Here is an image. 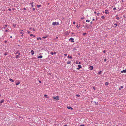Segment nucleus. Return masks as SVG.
Returning a JSON list of instances; mask_svg holds the SVG:
<instances>
[{
  "label": "nucleus",
  "instance_id": "a211bd4d",
  "mask_svg": "<svg viewBox=\"0 0 126 126\" xmlns=\"http://www.w3.org/2000/svg\"><path fill=\"white\" fill-rule=\"evenodd\" d=\"M20 83V82L19 81H18L17 82L16 84V85H18Z\"/></svg>",
  "mask_w": 126,
  "mask_h": 126
},
{
  "label": "nucleus",
  "instance_id": "aec40b11",
  "mask_svg": "<svg viewBox=\"0 0 126 126\" xmlns=\"http://www.w3.org/2000/svg\"><path fill=\"white\" fill-rule=\"evenodd\" d=\"M30 36H33L34 37H35V35H33L32 34H31L30 35Z\"/></svg>",
  "mask_w": 126,
  "mask_h": 126
},
{
  "label": "nucleus",
  "instance_id": "09e8293b",
  "mask_svg": "<svg viewBox=\"0 0 126 126\" xmlns=\"http://www.w3.org/2000/svg\"><path fill=\"white\" fill-rule=\"evenodd\" d=\"M76 64H78V62H77V61H76Z\"/></svg>",
  "mask_w": 126,
  "mask_h": 126
},
{
  "label": "nucleus",
  "instance_id": "680f3d73",
  "mask_svg": "<svg viewBox=\"0 0 126 126\" xmlns=\"http://www.w3.org/2000/svg\"><path fill=\"white\" fill-rule=\"evenodd\" d=\"M74 33H73V32H71V34H74Z\"/></svg>",
  "mask_w": 126,
  "mask_h": 126
},
{
  "label": "nucleus",
  "instance_id": "603ef678",
  "mask_svg": "<svg viewBox=\"0 0 126 126\" xmlns=\"http://www.w3.org/2000/svg\"><path fill=\"white\" fill-rule=\"evenodd\" d=\"M23 10H26V9L25 8H23Z\"/></svg>",
  "mask_w": 126,
  "mask_h": 126
},
{
  "label": "nucleus",
  "instance_id": "7ed1b4c3",
  "mask_svg": "<svg viewBox=\"0 0 126 126\" xmlns=\"http://www.w3.org/2000/svg\"><path fill=\"white\" fill-rule=\"evenodd\" d=\"M53 98L54 99H56V100H58L59 99V97L58 96L54 97Z\"/></svg>",
  "mask_w": 126,
  "mask_h": 126
},
{
  "label": "nucleus",
  "instance_id": "dca6fc26",
  "mask_svg": "<svg viewBox=\"0 0 126 126\" xmlns=\"http://www.w3.org/2000/svg\"><path fill=\"white\" fill-rule=\"evenodd\" d=\"M115 16L116 17V18L118 20L119 19V18L116 15Z\"/></svg>",
  "mask_w": 126,
  "mask_h": 126
},
{
  "label": "nucleus",
  "instance_id": "e433bc0d",
  "mask_svg": "<svg viewBox=\"0 0 126 126\" xmlns=\"http://www.w3.org/2000/svg\"><path fill=\"white\" fill-rule=\"evenodd\" d=\"M64 55L65 56H67V54H64Z\"/></svg>",
  "mask_w": 126,
  "mask_h": 126
},
{
  "label": "nucleus",
  "instance_id": "f257e3e1",
  "mask_svg": "<svg viewBox=\"0 0 126 126\" xmlns=\"http://www.w3.org/2000/svg\"><path fill=\"white\" fill-rule=\"evenodd\" d=\"M78 67L77 68V69L78 70L80 68H81L82 67L79 64L78 65Z\"/></svg>",
  "mask_w": 126,
  "mask_h": 126
},
{
  "label": "nucleus",
  "instance_id": "3c124183",
  "mask_svg": "<svg viewBox=\"0 0 126 126\" xmlns=\"http://www.w3.org/2000/svg\"><path fill=\"white\" fill-rule=\"evenodd\" d=\"M5 27H4V28H5V27H7V25H5Z\"/></svg>",
  "mask_w": 126,
  "mask_h": 126
},
{
  "label": "nucleus",
  "instance_id": "9d476101",
  "mask_svg": "<svg viewBox=\"0 0 126 126\" xmlns=\"http://www.w3.org/2000/svg\"><path fill=\"white\" fill-rule=\"evenodd\" d=\"M109 12H108V11L107 10H105V13L106 14H109Z\"/></svg>",
  "mask_w": 126,
  "mask_h": 126
},
{
  "label": "nucleus",
  "instance_id": "20e7f679",
  "mask_svg": "<svg viewBox=\"0 0 126 126\" xmlns=\"http://www.w3.org/2000/svg\"><path fill=\"white\" fill-rule=\"evenodd\" d=\"M89 28V27L88 24L87 23H86V25L84 27V28L86 29V28Z\"/></svg>",
  "mask_w": 126,
  "mask_h": 126
},
{
  "label": "nucleus",
  "instance_id": "423d86ee",
  "mask_svg": "<svg viewBox=\"0 0 126 126\" xmlns=\"http://www.w3.org/2000/svg\"><path fill=\"white\" fill-rule=\"evenodd\" d=\"M34 3V2L33 1L32 2H31L30 3V4L32 6V7H33V4Z\"/></svg>",
  "mask_w": 126,
  "mask_h": 126
},
{
  "label": "nucleus",
  "instance_id": "e2e57ef3",
  "mask_svg": "<svg viewBox=\"0 0 126 126\" xmlns=\"http://www.w3.org/2000/svg\"><path fill=\"white\" fill-rule=\"evenodd\" d=\"M80 27L79 26H78V25H77V26H76V27Z\"/></svg>",
  "mask_w": 126,
  "mask_h": 126
},
{
  "label": "nucleus",
  "instance_id": "49530a36",
  "mask_svg": "<svg viewBox=\"0 0 126 126\" xmlns=\"http://www.w3.org/2000/svg\"><path fill=\"white\" fill-rule=\"evenodd\" d=\"M32 10H33V11H34V10H35V9L34 8H32Z\"/></svg>",
  "mask_w": 126,
  "mask_h": 126
},
{
  "label": "nucleus",
  "instance_id": "6e6d98bb",
  "mask_svg": "<svg viewBox=\"0 0 126 126\" xmlns=\"http://www.w3.org/2000/svg\"><path fill=\"white\" fill-rule=\"evenodd\" d=\"M7 41H5V43H7Z\"/></svg>",
  "mask_w": 126,
  "mask_h": 126
},
{
  "label": "nucleus",
  "instance_id": "cd10ccee",
  "mask_svg": "<svg viewBox=\"0 0 126 126\" xmlns=\"http://www.w3.org/2000/svg\"><path fill=\"white\" fill-rule=\"evenodd\" d=\"M105 17L104 16H101V18L102 19H104L105 18Z\"/></svg>",
  "mask_w": 126,
  "mask_h": 126
},
{
  "label": "nucleus",
  "instance_id": "0e129e2a",
  "mask_svg": "<svg viewBox=\"0 0 126 126\" xmlns=\"http://www.w3.org/2000/svg\"><path fill=\"white\" fill-rule=\"evenodd\" d=\"M20 55V53H18V55L19 56Z\"/></svg>",
  "mask_w": 126,
  "mask_h": 126
},
{
  "label": "nucleus",
  "instance_id": "6e6552de",
  "mask_svg": "<svg viewBox=\"0 0 126 126\" xmlns=\"http://www.w3.org/2000/svg\"><path fill=\"white\" fill-rule=\"evenodd\" d=\"M67 108L68 109H71V110L73 109V108H72L71 107L69 106H67Z\"/></svg>",
  "mask_w": 126,
  "mask_h": 126
},
{
  "label": "nucleus",
  "instance_id": "37998d69",
  "mask_svg": "<svg viewBox=\"0 0 126 126\" xmlns=\"http://www.w3.org/2000/svg\"><path fill=\"white\" fill-rule=\"evenodd\" d=\"M73 23L74 24H75V21H74L73 22Z\"/></svg>",
  "mask_w": 126,
  "mask_h": 126
},
{
  "label": "nucleus",
  "instance_id": "1a4fd4ad",
  "mask_svg": "<svg viewBox=\"0 0 126 126\" xmlns=\"http://www.w3.org/2000/svg\"><path fill=\"white\" fill-rule=\"evenodd\" d=\"M31 54L32 55H33L34 53V51L33 50H32L31 51Z\"/></svg>",
  "mask_w": 126,
  "mask_h": 126
},
{
  "label": "nucleus",
  "instance_id": "39448f33",
  "mask_svg": "<svg viewBox=\"0 0 126 126\" xmlns=\"http://www.w3.org/2000/svg\"><path fill=\"white\" fill-rule=\"evenodd\" d=\"M121 72V73H126V69L125 70H124L122 71Z\"/></svg>",
  "mask_w": 126,
  "mask_h": 126
},
{
  "label": "nucleus",
  "instance_id": "ea45409f",
  "mask_svg": "<svg viewBox=\"0 0 126 126\" xmlns=\"http://www.w3.org/2000/svg\"><path fill=\"white\" fill-rule=\"evenodd\" d=\"M32 30L34 31H35V29L34 28H33Z\"/></svg>",
  "mask_w": 126,
  "mask_h": 126
},
{
  "label": "nucleus",
  "instance_id": "f704fd0d",
  "mask_svg": "<svg viewBox=\"0 0 126 126\" xmlns=\"http://www.w3.org/2000/svg\"><path fill=\"white\" fill-rule=\"evenodd\" d=\"M114 25L115 26V27L116 26H117V24L116 23H115L114 24Z\"/></svg>",
  "mask_w": 126,
  "mask_h": 126
},
{
  "label": "nucleus",
  "instance_id": "412c9836",
  "mask_svg": "<svg viewBox=\"0 0 126 126\" xmlns=\"http://www.w3.org/2000/svg\"><path fill=\"white\" fill-rule=\"evenodd\" d=\"M8 54V52H6L4 54V55L6 56Z\"/></svg>",
  "mask_w": 126,
  "mask_h": 126
},
{
  "label": "nucleus",
  "instance_id": "58836bf2",
  "mask_svg": "<svg viewBox=\"0 0 126 126\" xmlns=\"http://www.w3.org/2000/svg\"><path fill=\"white\" fill-rule=\"evenodd\" d=\"M79 126H84V125H80Z\"/></svg>",
  "mask_w": 126,
  "mask_h": 126
},
{
  "label": "nucleus",
  "instance_id": "6ab92c4d",
  "mask_svg": "<svg viewBox=\"0 0 126 126\" xmlns=\"http://www.w3.org/2000/svg\"><path fill=\"white\" fill-rule=\"evenodd\" d=\"M108 84H109V83L108 82H105V84L106 85H107Z\"/></svg>",
  "mask_w": 126,
  "mask_h": 126
},
{
  "label": "nucleus",
  "instance_id": "2f4dec72",
  "mask_svg": "<svg viewBox=\"0 0 126 126\" xmlns=\"http://www.w3.org/2000/svg\"><path fill=\"white\" fill-rule=\"evenodd\" d=\"M37 6L38 7H39L41 6V5H37Z\"/></svg>",
  "mask_w": 126,
  "mask_h": 126
},
{
  "label": "nucleus",
  "instance_id": "a19ab883",
  "mask_svg": "<svg viewBox=\"0 0 126 126\" xmlns=\"http://www.w3.org/2000/svg\"><path fill=\"white\" fill-rule=\"evenodd\" d=\"M56 52H54V53H53V54H56Z\"/></svg>",
  "mask_w": 126,
  "mask_h": 126
},
{
  "label": "nucleus",
  "instance_id": "473e14b6",
  "mask_svg": "<svg viewBox=\"0 0 126 126\" xmlns=\"http://www.w3.org/2000/svg\"><path fill=\"white\" fill-rule=\"evenodd\" d=\"M86 34H87V33H85H85H83V35L84 36V35H85Z\"/></svg>",
  "mask_w": 126,
  "mask_h": 126
},
{
  "label": "nucleus",
  "instance_id": "338daca9",
  "mask_svg": "<svg viewBox=\"0 0 126 126\" xmlns=\"http://www.w3.org/2000/svg\"><path fill=\"white\" fill-rule=\"evenodd\" d=\"M92 23H93V22H92V21H91V22H90V24H92Z\"/></svg>",
  "mask_w": 126,
  "mask_h": 126
},
{
  "label": "nucleus",
  "instance_id": "a878e982",
  "mask_svg": "<svg viewBox=\"0 0 126 126\" xmlns=\"http://www.w3.org/2000/svg\"><path fill=\"white\" fill-rule=\"evenodd\" d=\"M101 72H102V71H100L98 72V74L99 75L100 74H101Z\"/></svg>",
  "mask_w": 126,
  "mask_h": 126
},
{
  "label": "nucleus",
  "instance_id": "c85d7f7f",
  "mask_svg": "<svg viewBox=\"0 0 126 126\" xmlns=\"http://www.w3.org/2000/svg\"><path fill=\"white\" fill-rule=\"evenodd\" d=\"M47 37V36H43L42 37V38H43L45 39V38H46Z\"/></svg>",
  "mask_w": 126,
  "mask_h": 126
},
{
  "label": "nucleus",
  "instance_id": "f3484780",
  "mask_svg": "<svg viewBox=\"0 0 126 126\" xmlns=\"http://www.w3.org/2000/svg\"><path fill=\"white\" fill-rule=\"evenodd\" d=\"M42 38L41 37H38L37 38V39L38 40H39V39L40 40H41Z\"/></svg>",
  "mask_w": 126,
  "mask_h": 126
},
{
  "label": "nucleus",
  "instance_id": "13d9d810",
  "mask_svg": "<svg viewBox=\"0 0 126 126\" xmlns=\"http://www.w3.org/2000/svg\"><path fill=\"white\" fill-rule=\"evenodd\" d=\"M39 82L41 83V81L40 80H39Z\"/></svg>",
  "mask_w": 126,
  "mask_h": 126
},
{
  "label": "nucleus",
  "instance_id": "f03ea898",
  "mask_svg": "<svg viewBox=\"0 0 126 126\" xmlns=\"http://www.w3.org/2000/svg\"><path fill=\"white\" fill-rule=\"evenodd\" d=\"M69 40H71V42H74V39L73 38H71L69 39Z\"/></svg>",
  "mask_w": 126,
  "mask_h": 126
},
{
  "label": "nucleus",
  "instance_id": "79ce46f5",
  "mask_svg": "<svg viewBox=\"0 0 126 126\" xmlns=\"http://www.w3.org/2000/svg\"><path fill=\"white\" fill-rule=\"evenodd\" d=\"M103 52L104 53H105L106 52V51L105 50H104L103 51Z\"/></svg>",
  "mask_w": 126,
  "mask_h": 126
},
{
  "label": "nucleus",
  "instance_id": "bb28decb",
  "mask_svg": "<svg viewBox=\"0 0 126 126\" xmlns=\"http://www.w3.org/2000/svg\"><path fill=\"white\" fill-rule=\"evenodd\" d=\"M18 57H19L18 55H17L16 56V59H18Z\"/></svg>",
  "mask_w": 126,
  "mask_h": 126
},
{
  "label": "nucleus",
  "instance_id": "b1692460",
  "mask_svg": "<svg viewBox=\"0 0 126 126\" xmlns=\"http://www.w3.org/2000/svg\"><path fill=\"white\" fill-rule=\"evenodd\" d=\"M94 102L95 103V104L98 105V102L96 103V102L94 101Z\"/></svg>",
  "mask_w": 126,
  "mask_h": 126
},
{
  "label": "nucleus",
  "instance_id": "de8ad7c7",
  "mask_svg": "<svg viewBox=\"0 0 126 126\" xmlns=\"http://www.w3.org/2000/svg\"><path fill=\"white\" fill-rule=\"evenodd\" d=\"M56 24H57V25H58L59 24V23L58 22H57Z\"/></svg>",
  "mask_w": 126,
  "mask_h": 126
},
{
  "label": "nucleus",
  "instance_id": "5701e85b",
  "mask_svg": "<svg viewBox=\"0 0 126 126\" xmlns=\"http://www.w3.org/2000/svg\"><path fill=\"white\" fill-rule=\"evenodd\" d=\"M71 63V61H68L67 62V63L68 64H70Z\"/></svg>",
  "mask_w": 126,
  "mask_h": 126
},
{
  "label": "nucleus",
  "instance_id": "4468645a",
  "mask_svg": "<svg viewBox=\"0 0 126 126\" xmlns=\"http://www.w3.org/2000/svg\"><path fill=\"white\" fill-rule=\"evenodd\" d=\"M56 24V23L55 22H54L52 23V25H55Z\"/></svg>",
  "mask_w": 126,
  "mask_h": 126
},
{
  "label": "nucleus",
  "instance_id": "9b49d317",
  "mask_svg": "<svg viewBox=\"0 0 126 126\" xmlns=\"http://www.w3.org/2000/svg\"><path fill=\"white\" fill-rule=\"evenodd\" d=\"M4 100L3 99H2L1 100V101H0V103H2L4 102Z\"/></svg>",
  "mask_w": 126,
  "mask_h": 126
},
{
  "label": "nucleus",
  "instance_id": "72a5a7b5",
  "mask_svg": "<svg viewBox=\"0 0 126 126\" xmlns=\"http://www.w3.org/2000/svg\"><path fill=\"white\" fill-rule=\"evenodd\" d=\"M76 96L78 97H79L80 96V95L79 94H77Z\"/></svg>",
  "mask_w": 126,
  "mask_h": 126
},
{
  "label": "nucleus",
  "instance_id": "a18cd8bd",
  "mask_svg": "<svg viewBox=\"0 0 126 126\" xmlns=\"http://www.w3.org/2000/svg\"><path fill=\"white\" fill-rule=\"evenodd\" d=\"M75 50H76V48H73V50L74 51Z\"/></svg>",
  "mask_w": 126,
  "mask_h": 126
},
{
  "label": "nucleus",
  "instance_id": "864d4df0",
  "mask_svg": "<svg viewBox=\"0 0 126 126\" xmlns=\"http://www.w3.org/2000/svg\"><path fill=\"white\" fill-rule=\"evenodd\" d=\"M8 10L9 11H11V9L9 8L8 9Z\"/></svg>",
  "mask_w": 126,
  "mask_h": 126
},
{
  "label": "nucleus",
  "instance_id": "4c0bfd02",
  "mask_svg": "<svg viewBox=\"0 0 126 126\" xmlns=\"http://www.w3.org/2000/svg\"><path fill=\"white\" fill-rule=\"evenodd\" d=\"M116 9V8L115 7L114 8H113V10H115Z\"/></svg>",
  "mask_w": 126,
  "mask_h": 126
},
{
  "label": "nucleus",
  "instance_id": "4d7b16f0",
  "mask_svg": "<svg viewBox=\"0 0 126 126\" xmlns=\"http://www.w3.org/2000/svg\"><path fill=\"white\" fill-rule=\"evenodd\" d=\"M18 53V52H17L15 53V54H17Z\"/></svg>",
  "mask_w": 126,
  "mask_h": 126
},
{
  "label": "nucleus",
  "instance_id": "c03bdc74",
  "mask_svg": "<svg viewBox=\"0 0 126 126\" xmlns=\"http://www.w3.org/2000/svg\"><path fill=\"white\" fill-rule=\"evenodd\" d=\"M93 88L94 89V90H95V87H93Z\"/></svg>",
  "mask_w": 126,
  "mask_h": 126
},
{
  "label": "nucleus",
  "instance_id": "2eb2a0df",
  "mask_svg": "<svg viewBox=\"0 0 126 126\" xmlns=\"http://www.w3.org/2000/svg\"><path fill=\"white\" fill-rule=\"evenodd\" d=\"M123 86H120V88H119V90H121V89H122L123 88Z\"/></svg>",
  "mask_w": 126,
  "mask_h": 126
},
{
  "label": "nucleus",
  "instance_id": "052dcab7",
  "mask_svg": "<svg viewBox=\"0 0 126 126\" xmlns=\"http://www.w3.org/2000/svg\"><path fill=\"white\" fill-rule=\"evenodd\" d=\"M100 13H98L97 14V15H98Z\"/></svg>",
  "mask_w": 126,
  "mask_h": 126
},
{
  "label": "nucleus",
  "instance_id": "ddd939ff",
  "mask_svg": "<svg viewBox=\"0 0 126 126\" xmlns=\"http://www.w3.org/2000/svg\"><path fill=\"white\" fill-rule=\"evenodd\" d=\"M44 96L48 98H49V97H47V95L45 94L44 95Z\"/></svg>",
  "mask_w": 126,
  "mask_h": 126
},
{
  "label": "nucleus",
  "instance_id": "8fccbe9b",
  "mask_svg": "<svg viewBox=\"0 0 126 126\" xmlns=\"http://www.w3.org/2000/svg\"><path fill=\"white\" fill-rule=\"evenodd\" d=\"M107 60L106 59H105L104 60V62H106V61Z\"/></svg>",
  "mask_w": 126,
  "mask_h": 126
},
{
  "label": "nucleus",
  "instance_id": "5fc2aeb1",
  "mask_svg": "<svg viewBox=\"0 0 126 126\" xmlns=\"http://www.w3.org/2000/svg\"><path fill=\"white\" fill-rule=\"evenodd\" d=\"M30 32V31H28V33L29 34Z\"/></svg>",
  "mask_w": 126,
  "mask_h": 126
},
{
  "label": "nucleus",
  "instance_id": "bf43d9fd",
  "mask_svg": "<svg viewBox=\"0 0 126 126\" xmlns=\"http://www.w3.org/2000/svg\"><path fill=\"white\" fill-rule=\"evenodd\" d=\"M8 31V30H5V32H7Z\"/></svg>",
  "mask_w": 126,
  "mask_h": 126
},
{
  "label": "nucleus",
  "instance_id": "393cba45",
  "mask_svg": "<svg viewBox=\"0 0 126 126\" xmlns=\"http://www.w3.org/2000/svg\"><path fill=\"white\" fill-rule=\"evenodd\" d=\"M68 58H70V59H71L72 58V57L71 56H69V55H68Z\"/></svg>",
  "mask_w": 126,
  "mask_h": 126
},
{
  "label": "nucleus",
  "instance_id": "4be33fe9",
  "mask_svg": "<svg viewBox=\"0 0 126 126\" xmlns=\"http://www.w3.org/2000/svg\"><path fill=\"white\" fill-rule=\"evenodd\" d=\"M9 80L12 82H14V81L11 79H10Z\"/></svg>",
  "mask_w": 126,
  "mask_h": 126
},
{
  "label": "nucleus",
  "instance_id": "0eeeda50",
  "mask_svg": "<svg viewBox=\"0 0 126 126\" xmlns=\"http://www.w3.org/2000/svg\"><path fill=\"white\" fill-rule=\"evenodd\" d=\"M93 68H94V67H93V66H90L89 67V68L91 70H92L93 69Z\"/></svg>",
  "mask_w": 126,
  "mask_h": 126
},
{
  "label": "nucleus",
  "instance_id": "c756f323",
  "mask_svg": "<svg viewBox=\"0 0 126 126\" xmlns=\"http://www.w3.org/2000/svg\"><path fill=\"white\" fill-rule=\"evenodd\" d=\"M50 53L52 55H53V53L52 52H50Z\"/></svg>",
  "mask_w": 126,
  "mask_h": 126
},
{
  "label": "nucleus",
  "instance_id": "7c9ffc66",
  "mask_svg": "<svg viewBox=\"0 0 126 126\" xmlns=\"http://www.w3.org/2000/svg\"><path fill=\"white\" fill-rule=\"evenodd\" d=\"M23 30H22V31H21L20 32V33L21 34H23V33L22 32V31H23Z\"/></svg>",
  "mask_w": 126,
  "mask_h": 126
},
{
  "label": "nucleus",
  "instance_id": "774afa93",
  "mask_svg": "<svg viewBox=\"0 0 126 126\" xmlns=\"http://www.w3.org/2000/svg\"><path fill=\"white\" fill-rule=\"evenodd\" d=\"M64 126H67V125H64Z\"/></svg>",
  "mask_w": 126,
  "mask_h": 126
},
{
  "label": "nucleus",
  "instance_id": "f8f14e48",
  "mask_svg": "<svg viewBox=\"0 0 126 126\" xmlns=\"http://www.w3.org/2000/svg\"><path fill=\"white\" fill-rule=\"evenodd\" d=\"M42 57V55H40L37 57L39 59L41 58Z\"/></svg>",
  "mask_w": 126,
  "mask_h": 126
},
{
  "label": "nucleus",
  "instance_id": "c9c22d12",
  "mask_svg": "<svg viewBox=\"0 0 126 126\" xmlns=\"http://www.w3.org/2000/svg\"><path fill=\"white\" fill-rule=\"evenodd\" d=\"M86 22H89L90 21V20H86Z\"/></svg>",
  "mask_w": 126,
  "mask_h": 126
},
{
  "label": "nucleus",
  "instance_id": "69168bd1",
  "mask_svg": "<svg viewBox=\"0 0 126 126\" xmlns=\"http://www.w3.org/2000/svg\"><path fill=\"white\" fill-rule=\"evenodd\" d=\"M23 34H22L21 35V36H23Z\"/></svg>",
  "mask_w": 126,
  "mask_h": 126
}]
</instances>
